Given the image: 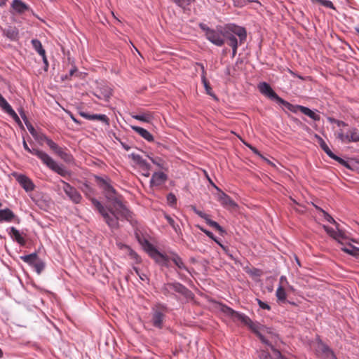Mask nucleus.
Masks as SVG:
<instances>
[{
    "label": "nucleus",
    "mask_w": 359,
    "mask_h": 359,
    "mask_svg": "<svg viewBox=\"0 0 359 359\" xmlns=\"http://www.w3.org/2000/svg\"><path fill=\"white\" fill-rule=\"evenodd\" d=\"M97 181L104 190L105 196L111 202V205L105 207L95 198L91 199L92 203L102 216L108 226L111 229H116L119 227L118 220L121 218L129 220L132 217L131 212L122 201L116 196L115 189L107 180L97 177Z\"/></svg>",
    "instance_id": "obj_1"
},
{
    "label": "nucleus",
    "mask_w": 359,
    "mask_h": 359,
    "mask_svg": "<svg viewBox=\"0 0 359 359\" xmlns=\"http://www.w3.org/2000/svg\"><path fill=\"white\" fill-rule=\"evenodd\" d=\"M221 311L226 316L231 317L233 320H239L244 325H247L257 336L260 339L262 343L269 346L273 352V344H276L278 339V335L272 330V329L267 327L258 323H254L247 316L238 313L232 309L226 306H222Z\"/></svg>",
    "instance_id": "obj_2"
},
{
    "label": "nucleus",
    "mask_w": 359,
    "mask_h": 359,
    "mask_svg": "<svg viewBox=\"0 0 359 359\" xmlns=\"http://www.w3.org/2000/svg\"><path fill=\"white\" fill-rule=\"evenodd\" d=\"M137 238L144 250L161 266L172 267V263H173L180 269L184 267L182 259L175 252L172 251L161 252L144 238L137 237Z\"/></svg>",
    "instance_id": "obj_3"
},
{
    "label": "nucleus",
    "mask_w": 359,
    "mask_h": 359,
    "mask_svg": "<svg viewBox=\"0 0 359 359\" xmlns=\"http://www.w3.org/2000/svg\"><path fill=\"white\" fill-rule=\"evenodd\" d=\"M236 36H238L240 44L244 43L247 38L245 29L242 27L231 25L227 27L223 32V39L228 40V44L230 46H236V44H238Z\"/></svg>",
    "instance_id": "obj_4"
},
{
    "label": "nucleus",
    "mask_w": 359,
    "mask_h": 359,
    "mask_svg": "<svg viewBox=\"0 0 359 359\" xmlns=\"http://www.w3.org/2000/svg\"><path fill=\"white\" fill-rule=\"evenodd\" d=\"M41 161L48 168H50L53 171L57 172L58 175H60L62 177H65L70 175L69 171L67 170L63 165L58 164L48 154H46V156H43Z\"/></svg>",
    "instance_id": "obj_5"
},
{
    "label": "nucleus",
    "mask_w": 359,
    "mask_h": 359,
    "mask_svg": "<svg viewBox=\"0 0 359 359\" xmlns=\"http://www.w3.org/2000/svg\"><path fill=\"white\" fill-rule=\"evenodd\" d=\"M60 182L62 184V190L74 203H80L82 199V196L80 193L68 182L61 180Z\"/></svg>",
    "instance_id": "obj_6"
},
{
    "label": "nucleus",
    "mask_w": 359,
    "mask_h": 359,
    "mask_svg": "<svg viewBox=\"0 0 359 359\" xmlns=\"http://www.w3.org/2000/svg\"><path fill=\"white\" fill-rule=\"evenodd\" d=\"M213 186L219 191L217 198L222 205L226 208H234L237 206L236 203L227 194L221 191L216 185L213 184Z\"/></svg>",
    "instance_id": "obj_7"
},
{
    "label": "nucleus",
    "mask_w": 359,
    "mask_h": 359,
    "mask_svg": "<svg viewBox=\"0 0 359 359\" xmlns=\"http://www.w3.org/2000/svg\"><path fill=\"white\" fill-rule=\"evenodd\" d=\"M205 37L208 41L217 46H222L224 44L223 32L212 29L205 34Z\"/></svg>",
    "instance_id": "obj_8"
},
{
    "label": "nucleus",
    "mask_w": 359,
    "mask_h": 359,
    "mask_svg": "<svg viewBox=\"0 0 359 359\" xmlns=\"http://www.w3.org/2000/svg\"><path fill=\"white\" fill-rule=\"evenodd\" d=\"M21 259L28 263L30 266L34 267L35 269H43L45 267L44 263L38 257L36 253L22 256Z\"/></svg>",
    "instance_id": "obj_9"
},
{
    "label": "nucleus",
    "mask_w": 359,
    "mask_h": 359,
    "mask_svg": "<svg viewBox=\"0 0 359 359\" xmlns=\"http://www.w3.org/2000/svg\"><path fill=\"white\" fill-rule=\"evenodd\" d=\"M14 176L20 186L27 191H32L34 189L33 182L26 175L22 174H14Z\"/></svg>",
    "instance_id": "obj_10"
},
{
    "label": "nucleus",
    "mask_w": 359,
    "mask_h": 359,
    "mask_svg": "<svg viewBox=\"0 0 359 359\" xmlns=\"http://www.w3.org/2000/svg\"><path fill=\"white\" fill-rule=\"evenodd\" d=\"M0 108L7 113L10 116H11L15 122L18 123H20V118L15 111L13 109L9 103L6 100V99L1 95L0 93Z\"/></svg>",
    "instance_id": "obj_11"
},
{
    "label": "nucleus",
    "mask_w": 359,
    "mask_h": 359,
    "mask_svg": "<svg viewBox=\"0 0 359 359\" xmlns=\"http://www.w3.org/2000/svg\"><path fill=\"white\" fill-rule=\"evenodd\" d=\"M0 108L7 113L10 116H11L15 122L18 123H20V118L15 111L13 109L9 103L6 100V99L1 95L0 93Z\"/></svg>",
    "instance_id": "obj_12"
},
{
    "label": "nucleus",
    "mask_w": 359,
    "mask_h": 359,
    "mask_svg": "<svg viewBox=\"0 0 359 359\" xmlns=\"http://www.w3.org/2000/svg\"><path fill=\"white\" fill-rule=\"evenodd\" d=\"M259 90L263 95L269 97L271 100L277 101L279 96L274 92L269 84L266 82H262L259 85Z\"/></svg>",
    "instance_id": "obj_13"
},
{
    "label": "nucleus",
    "mask_w": 359,
    "mask_h": 359,
    "mask_svg": "<svg viewBox=\"0 0 359 359\" xmlns=\"http://www.w3.org/2000/svg\"><path fill=\"white\" fill-rule=\"evenodd\" d=\"M167 175L163 172H156L152 175L150 180V187H158L167 180Z\"/></svg>",
    "instance_id": "obj_14"
},
{
    "label": "nucleus",
    "mask_w": 359,
    "mask_h": 359,
    "mask_svg": "<svg viewBox=\"0 0 359 359\" xmlns=\"http://www.w3.org/2000/svg\"><path fill=\"white\" fill-rule=\"evenodd\" d=\"M316 137L318 139V143L321 149L327 154L329 157L341 163H344V161L342 158L332 153V151L330 149L329 147L327 145L325 142L318 135H316Z\"/></svg>",
    "instance_id": "obj_15"
},
{
    "label": "nucleus",
    "mask_w": 359,
    "mask_h": 359,
    "mask_svg": "<svg viewBox=\"0 0 359 359\" xmlns=\"http://www.w3.org/2000/svg\"><path fill=\"white\" fill-rule=\"evenodd\" d=\"M9 236L15 241L20 245H25L26 244V240L22 236V233L15 227L12 226L8 230Z\"/></svg>",
    "instance_id": "obj_16"
},
{
    "label": "nucleus",
    "mask_w": 359,
    "mask_h": 359,
    "mask_svg": "<svg viewBox=\"0 0 359 359\" xmlns=\"http://www.w3.org/2000/svg\"><path fill=\"white\" fill-rule=\"evenodd\" d=\"M79 114L86 119L100 121L109 125V118L105 114H90L84 111L79 112Z\"/></svg>",
    "instance_id": "obj_17"
},
{
    "label": "nucleus",
    "mask_w": 359,
    "mask_h": 359,
    "mask_svg": "<svg viewBox=\"0 0 359 359\" xmlns=\"http://www.w3.org/2000/svg\"><path fill=\"white\" fill-rule=\"evenodd\" d=\"M15 219H17L18 222H19V219L16 217L13 212L10 209L6 208L0 210V222H10Z\"/></svg>",
    "instance_id": "obj_18"
},
{
    "label": "nucleus",
    "mask_w": 359,
    "mask_h": 359,
    "mask_svg": "<svg viewBox=\"0 0 359 359\" xmlns=\"http://www.w3.org/2000/svg\"><path fill=\"white\" fill-rule=\"evenodd\" d=\"M11 7L18 14H22L30 10L29 6L21 0H13L11 4Z\"/></svg>",
    "instance_id": "obj_19"
},
{
    "label": "nucleus",
    "mask_w": 359,
    "mask_h": 359,
    "mask_svg": "<svg viewBox=\"0 0 359 359\" xmlns=\"http://www.w3.org/2000/svg\"><path fill=\"white\" fill-rule=\"evenodd\" d=\"M324 229L331 237L337 241L339 243L343 244L342 241L345 238V237L341 231H335L332 228L326 226H324Z\"/></svg>",
    "instance_id": "obj_20"
},
{
    "label": "nucleus",
    "mask_w": 359,
    "mask_h": 359,
    "mask_svg": "<svg viewBox=\"0 0 359 359\" xmlns=\"http://www.w3.org/2000/svg\"><path fill=\"white\" fill-rule=\"evenodd\" d=\"M132 129L138 133L141 137L147 140L148 142H153L154 137L153 135L146 129L139 127V126H131Z\"/></svg>",
    "instance_id": "obj_21"
},
{
    "label": "nucleus",
    "mask_w": 359,
    "mask_h": 359,
    "mask_svg": "<svg viewBox=\"0 0 359 359\" xmlns=\"http://www.w3.org/2000/svg\"><path fill=\"white\" fill-rule=\"evenodd\" d=\"M22 144H23L24 149L26 151H27L29 153H30L33 155L36 156L41 161H42L43 156H45L46 154H47L41 150L38 149H35V148L30 149L28 147V145L25 140H23Z\"/></svg>",
    "instance_id": "obj_22"
},
{
    "label": "nucleus",
    "mask_w": 359,
    "mask_h": 359,
    "mask_svg": "<svg viewBox=\"0 0 359 359\" xmlns=\"http://www.w3.org/2000/svg\"><path fill=\"white\" fill-rule=\"evenodd\" d=\"M129 157L131 158L133 161L140 166V168H144L148 169V163L146 160L143 159L140 155L133 153L129 155Z\"/></svg>",
    "instance_id": "obj_23"
},
{
    "label": "nucleus",
    "mask_w": 359,
    "mask_h": 359,
    "mask_svg": "<svg viewBox=\"0 0 359 359\" xmlns=\"http://www.w3.org/2000/svg\"><path fill=\"white\" fill-rule=\"evenodd\" d=\"M163 319H164V315L161 311H154V313L153 314V317H152V321H153V325L155 327H161Z\"/></svg>",
    "instance_id": "obj_24"
},
{
    "label": "nucleus",
    "mask_w": 359,
    "mask_h": 359,
    "mask_svg": "<svg viewBox=\"0 0 359 359\" xmlns=\"http://www.w3.org/2000/svg\"><path fill=\"white\" fill-rule=\"evenodd\" d=\"M18 30L15 27H8L4 30V34L12 41H15L18 37Z\"/></svg>",
    "instance_id": "obj_25"
},
{
    "label": "nucleus",
    "mask_w": 359,
    "mask_h": 359,
    "mask_svg": "<svg viewBox=\"0 0 359 359\" xmlns=\"http://www.w3.org/2000/svg\"><path fill=\"white\" fill-rule=\"evenodd\" d=\"M301 112L302 114L308 116L313 121H320V116L319 114H318L317 113H316L315 111H312L311 109H310L309 108H308L304 106L303 107H302Z\"/></svg>",
    "instance_id": "obj_26"
},
{
    "label": "nucleus",
    "mask_w": 359,
    "mask_h": 359,
    "mask_svg": "<svg viewBox=\"0 0 359 359\" xmlns=\"http://www.w3.org/2000/svg\"><path fill=\"white\" fill-rule=\"evenodd\" d=\"M33 48L39 53V55H43L46 53L45 49L41 41L36 39H34L31 41Z\"/></svg>",
    "instance_id": "obj_27"
},
{
    "label": "nucleus",
    "mask_w": 359,
    "mask_h": 359,
    "mask_svg": "<svg viewBox=\"0 0 359 359\" xmlns=\"http://www.w3.org/2000/svg\"><path fill=\"white\" fill-rule=\"evenodd\" d=\"M133 118L144 122L149 123L152 120V115L150 113H142L132 116Z\"/></svg>",
    "instance_id": "obj_28"
},
{
    "label": "nucleus",
    "mask_w": 359,
    "mask_h": 359,
    "mask_svg": "<svg viewBox=\"0 0 359 359\" xmlns=\"http://www.w3.org/2000/svg\"><path fill=\"white\" fill-rule=\"evenodd\" d=\"M21 117L22 118V119L25 121V124L27 127V129L29 131V133H31V135L34 137L35 136H36V135L38 134V133L36 131V130L34 129V128L33 127V126L29 123V121H27V116L25 114V112L22 111V110H20L19 111Z\"/></svg>",
    "instance_id": "obj_29"
},
{
    "label": "nucleus",
    "mask_w": 359,
    "mask_h": 359,
    "mask_svg": "<svg viewBox=\"0 0 359 359\" xmlns=\"http://www.w3.org/2000/svg\"><path fill=\"white\" fill-rule=\"evenodd\" d=\"M56 154L66 163H72L74 160L73 156L62 148H60Z\"/></svg>",
    "instance_id": "obj_30"
},
{
    "label": "nucleus",
    "mask_w": 359,
    "mask_h": 359,
    "mask_svg": "<svg viewBox=\"0 0 359 359\" xmlns=\"http://www.w3.org/2000/svg\"><path fill=\"white\" fill-rule=\"evenodd\" d=\"M341 250L348 254L353 255L355 257L359 256V248L352 245H348L347 246H344L341 248Z\"/></svg>",
    "instance_id": "obj_31"
},
{
    "label": "nucleus",
    "mask_w": 359,
    "mask_h": 359,
    "mask_svg": "<svg viewBox=\"0 0 359 359\" xmlns=\"http://www.w3.org/2000/svg\"><path fill=\"white\" fill-rule=\"evenodd\" d=\"M348 135H349V142H359V130L357 128H353L351 129L348 132Z\"/></svg>",
    "instance_id": "obj_32"
},
{
    "label": "nucleus",
    "mask_w": 359,
    "mask_h": 359,
    "mask_svg": "<svg viewBox=\"0 0 359 359\" xmlns=\"http://www.w3.org/2000/svg\"><path fill=\"white\" fill-rule=\"evenodd\" d=\"M168 286L170 288L173 289L175 291L182 293V294H186L188 292V290L183 285H182L180 283H175L169 284Z\"/></svg>",
    "instance_id": "obj_33"
},
{
    "label": "nucleus",
    "mask_w": 359,
    "mask_h": 359,
    "mask_svg": "<svg viewBox=\"0 0 359 359\" xmlns=\"http://www.w3.org/2000/svg\"><path fill=\"white\" fill-rule=\"evenodd\" d=\"M316 351L323 354L324 356L328 351H330V348L322 342H318L316 346Z\"/></svg>",
    "instance_id": "obj_34"
},
{
    "label": "nucleus",
    "mask_w": 359,
    "mask_h": 359,
    "mask_svg": "<svg viewBox=\"0 0 359 359\" xmlns=\"http://www.w3.org/2000/svg\"><path fill=\"white\" fill-rule=\"evenodd\" d=\"M209 226L211 227H213L216 230H217L220 234H224L225 233L224 229L216 222L211 220L210 218L209 219H207L206 222Z\"/></svg>",
    "instance_id": "obj_35"
},
{
    "label": "nucleus",
    "mask_w": 359,
    "mask_h": 359,
    "mask_svg": "<svg viewBox=\"0 0 359 359\" xmlns=\"http://www.w3.org/2000/svg\"><path fill=\"white\" fill-rule=\"evenodd\" d=\"M276 294L279 301L284 302L286 299V292L283 286L278 287Z\"/></svg>",
    "instance_id": "obj_36"
},
{
    "label": "nucleus",
    "mask_w": 359,
    "mask_h": 359,
    "mask_svg": "<svg viewBox=\"0 0 359 359\" xmlns=\"http://www.w3.org/2000/svg\"><path fill=\"white\" fill-rule=\"evenodd\" d=\"M201 66V69L203 70L202 82H203V83L204 85V87H205V88L206 90L207 93L208 95H212V93H211V88L210 87L209 83H208V81H207V79H206V78H205V76L204 75V72H205L204 71V67H203V66L202 65Z\"/></svg>",
    "instance_id": "obj_37"
},
{
    "label": "nucleus",
    "mask_w": 359,
    "mask_h": 359,
    "mask_svg": "<svg viewBox=\"0 0 359 359\" xmlns=\"http://www.w3.org/2000/svg\"><path fill=\"white\" fill-rule=\"evenodd\" d=\"M174 3H175L177 6L181 8H185L189 6L194 0H171Z\"/></svg>",
    "instance_id": "obj_38"
},
{
    "label": "nucleus",
    "mask_w": 359,
    "mask_h": 359,
    "mask_svg": "<svg viewBox=\"0 0 359 359\" xmlns=\"http://www.w3.org/2000/svg\"><path fill=\"white\" fill-rule=\"evenodd\" d=\"M337 138L343 143H349V135L344 134L343 130H339L337 133Z\"/></svg>",
    "instance_id": "obj_39"
},
{
    "label": "nucleus",
    "mask_w": 359,
    "mask_h": 359,
    "mask_svg": "<svg viewBox=\"0 0 359 359\" xmlns=\"http://www.w3.org/2000/svg\"><path fill=\"white\" fill-rule=\"evenodd\" d=\"M276 102L280 105L283 106V108L287 109V110L290 111L292 108V104L288 102L287 101L282 99L280 97L277 100Z\"/></svg>",
    "instance_id": "obj_40"
},
{
    "label": "nucleus",
    "mask_w": 359,
    "mask_h": 359,
    "mask_svg": "<svg viewBox=\"0 0 359 359\" xmlns=\"http://www.w3.org/2000/svg\"><path fill=\"white\" fill-rule=\"evenodd\" d=\"M46 144L55 153H57L58 150L61 148L50 139H47Z\"/></svg>",
    "instance_id": "obj_41"
},
{
    "label": "nucleus",
    "mask_w": 359,
    "mask_h": 359,
    "mask_svg": "<svg viewBox=\"0 0 359 359\" xmlns=\"http://www.w3.org/2000/svg\"><path fill=\"white\" fill-rule=\"evenodd\" d=\"M192 210L197 215H198L200 217L203 218V219L205 220V222H207V219H209L210 217L208 215L204 213L203 212L201 211V210H198V209H196V207L194 206H192Z\"/></svg>",
    "instance_id": "obj_42"
},
{
    "label": "nucleus",
    "mask_w": 359,
    "mask_h": 359,
    "mask_svg": "<svg viewBox=\"0 0 359 359\" xmlns=\"http://www.w3.org/2000/svg\"><path fill=\"white\" fill-rule=\"evenodd\" d=\"M260 359H277L275 355L272 357L267 351H261L259 355Z\"/></svg>",
    "instance_id": "obj_43"
},
{
    "label": "nucleus",
    "mask_w": 359,
    "mask_h": 359,
    "mask_svg": "<svg viewBox=\"0 0 359 359\" xmlns=\"http://www.w3.org/2000/svg\"><path fill=\"white\" fill-rule=\"evenodd\" d=\"M165 219H167L169 224L174 229V230L177 231V229H180V227L177 224H175L174 219L169 215H165Z\"/></svg>",
    "instance_id": "obj_44"
},
{
    "label": "nucleus",
    "mask_w": 359,
    "mask_h": 359,
    "mask_svg": "<svg viewBox=\"0 0 359 359\" xmlns=\"http://www.w3.org/2000/svg\"><path fill=\"white\" fill-rule=\"evenodd\" d=\"M319 210L323 213L324 217L327 222L332 224H337L335 220L329 214H327L326 212H325L320 208H319Z\"/></svg>",
    "instance_id": "obj_45"
},
{
    "label": "nucleus",
    "mask_w": 359,
    "mask_h": 359,
    "mask_svg": "<svg viewBox=\"0 0 359 359\" xmlns=\"http://www.w3.org/2000/svg\"><path fill=\"white\" fill-rule=\"evenodd\" d=\"M167 201L169 204L173 205L176 203L177 199H176L175 196L173 194L170 193L167 196Z\"/></svg>",
    "instance_id": "obj_46"
},
{
    "label": "nucleus",
    "mask_w": 359,
    "mask_h": 359,
    "mask_svg": "<svg viewBox=\"0 0 359 359\" xmlns=\"http://www.w3.org/2000/svg\"><path fill=\"white\" fill-rule=\"evenodd\" d=\"M35 140H37L39 142H41L43 141L47 142V139H48L45 135L42 133H39L36 135V136L34 137Z\"/></svg>",
    "instance_id": "obj_47"
},
{
    "label": "nucleus",
    "mask_w": 359,
    "mask_h": 359,
    "mask_svg": "<svg viewBox=\"0 0 359 359\" xmlns=\"http://www.w3.org/2000/svg\"><path fill=\"white\" fill-rule=\"evenodd\" d=\"M149 158L151 159V161H152V163L156 165L157 166H158L161 168H163V161L161 158H153L151 157H149Z\"/></svg>",
    "instance_id": "obj_48"
},
{
    "label": "nucleus",
    "mask_w": 359,
    "mask_h": 359,
    "mask_svg": "<svg viewBox=\"0 0 359 359\" xmlns=\"http://www.w3.org/2000/svg\"><path fill=\"white\" fill-rule=\"evenodd\" d=\"M41 56L42 57L43 62L44 64V68L43 69H44V70L46 72H47L48 69L49 65H48V61L46 55V53H44L43 55H41Z\"/></svg>",
    "instance_id": "obj_49"
},
{
    "label": "nucleus",
    "mask_w": 359,
    "mask_h": 359,
    "mask_svg": "<svg viewBox=\"0 0 359 359\" xmlns=\"http://www.w3.org/2000/svg\"><path fill=\"white\" fill-rule=\"evenodd\" d=\"M325 359H337L334 353L330 350L324 356Z\"/></svg>",
    "instance_id": "obj_50"
},
{
    "label": "nucleus",
    "mask_w": 359,
    "mask_h": 359,
    "mask_svg": "<svg viewBox=\"0 0 359 359\" xmlns=\"http://www.w3.org/2000/svg\"><path fill=\"white\" fill-rule=\"evenodd\" d=\"M304 106H302V105H294L292 104V108L290 109V111L293 112V113H295L297 114L299 111H301V108L303 107Z\"/></svg>",
    "instance_id": "obj_51"
},
{
    "label": "nucleus",
    "mask_w": 359,
    "mask_h": 359,
    "mask_svg": "<svg viewBox=\"0 0 359 359\" xmlns=\"http://www.w3.org/2000/svg\"><path fill=\"white\" fill-rule=\"evenodd\" d=\"M150 168H151V165H150V164L149 163H148V169H146V168H141V169L143 171L142 175L144 176L148 177L150 175V172H149Z\"/></svg>",
    "instance_id": "obj_52"
},
{
    "label": "nucleus",
    "mask_w": 359,
    "mask_h": 359,
    "mask_svg": "<svg viewBox=\"0 0 359 359\" xmlns=\"http://www.w3.org/2000/svg\"><path fill=\"white\" fill-rule=\"evenodd\" d=\"M257 302H258V304L259 305V306L263 309H267V310H269L270 309V306L266 304V303H264L263 302H262L261 300L259 299H257Z\"/></svg>",
    "instance_id": "obj_53"
},
{
    "label": "nucleus",
    "mask_w": 359,
    "mask_h": 359,
    "mask_svg": "<svg viewBox=\"0 0 359 359\" xmlns=\"http://www.w3.org/2000/svg\"><path fill=\"white\" fill-rule=\"evenodd\" d=\"M200 28L203 30L205 32V34L211 31L212 29L209 28L206 25L203 23H201L199 25Z\"/></svg>",
    "instance_id": "obj_54"
},
{
    "label": "nucleus",
    "mask_w": 359,
    "mask_h": 359,
    "mask_svg": "<svg viewBox=\"0 0 359 359\" xmlns=\"http://www.w3.org/2000/svg\"><path fill=\"white\" fill-rule=\"evenodd\" d=\"M141 272H142V271H135V273L138 276L140 279L142 280H147V276Z\"/></svg>",
    "instance_id": "obj_55"
},
{
    "label": "nucleus",
    "mask_w": 359,
    "mask_h": 359,
    "mask_svg": "<svg viewBox=\"0 0 359 359\" xmlns=\"http://www.w3.org/2000/svg\"><path fill=\"white\" fill-rule=\"evenodd\" d=\"M273 353H274V355L277 359H287V358H284L282 355V354L280 353V352L279 351H278L277 349H273Z\"/></svg>",
    "instance_id": "obj_56"
},
{
    "label": "nucleus",
    "mask_w": 359,
    "mask_h": 359,
    "mask_svg": "<svg viewBox=\"0 0 359 359\" xmlns=\"http://www.w3.org/2000/svg\"><path fill=\"white\" fill-rule=\"evenodd\" d=\"M280 286H283L285 285V283H287V280H286V278L285 276H281L280 278Z\"/></svg>",
    "instance_id": "obj_57"
},
{
    "label": "nucleus",
    "mask_w": 359,
    "mask_h": 359,
    "mask_svg": "<svg viewBox=\"0 0 359 359\" xmlns=\"http://www.w3.org/2000/svg\"><path fill=\"white\" fill-rule=\"evenodd\" d=\"M77 72V68L76 67H73L70 70H69V76H72L74 73Z\"/></svg>",
    "instance_id": "obj_58"
},
{
    "label": "nucleus",
    "mask_w": 359,
    "mask_h": 359,
    "mask_svg": "<svg viewBox=\"0 0 359 359\" xmlns=\"http://www.w3.org/2000/svg\"><path fill=\"white\" fill-rule=\"evenodd\" d=\"M238 46V44H236V46H231L233 56H235L237 53Z\"/></svg>",
    "instance_id": "obj_59"
},
{
    "label": "nucleus",
    "mask_w": 359,
    "mask_h": 359,
    "mask_svg": "<svg viewBox=\"0 0 359 359\" xmlns=\"http://www.w3.org/2000/svg\"><path fill=\"white\" fill-rule=\"evenodd\" d=\"M254 153L259 154V151L257 149H256L255 147H252L251 145L248 144H245Z\"/></svg>",
    "instance_id": "obj_60"
},
{
    "label": "nucleus",
    "mask_w": 359,
    "mask_h": 359,
    "mask_svg": "<svg viewBox=\"0 0 359 359\" xmlns=\"http://www.w3.org/2000/svg\"><path fill=\"white\" fill-rule=\"evenodd\" d=\"M254 153L259 154V151L257 149H256L255 147H252L251 145L248 144H245Z\"/></svg>",
    "instance_id": "obj_61"
},
{
    "label": "nucleus",
    "mask_w": 359,
    "mask_h": 359,
    "mask_svg": "<svg viewBox=\"0 0 359 359\" xmlns=\"http://www.w3.org/2000/svg\"><path fill=\"white\" fill-rule=\"evenodd\" d=\"M335 123H337L338 126H346V124L344 121H339V120H337Z\"/></svg>",
    "instance_id": "obj_62"
},
{
    "label": "nucleus",
    "mask_w": 359,
    "mask_h": 359,
    "mask_svg": "<svg viewBox=\"0 0 359 359\" xmlns=\"http://www.w3.org/2000/svg\"><path fill=\"white\" fill-rule=\"evenodd\" d=\"M205 233L210 238L214 239L213 233L209 231H205Z\"/></svg>",
    "instance_id": "obj_63"
},
{
    "label": "nucleus",
    "mask_w": 359,
    "mask_h": 359,
    "mask_svg": "<svg viewBox=\"0 0 359 359\" xmlns=\"http://www.w3.org/2000/svg\"><path fill=\"white\" fill-rule=\"evenodd\" d=\"M70 117L74 122L79 123V121L72 114H70Z\"/></svg>",
    "instance_id": "obj_64"
}]
</instances>
